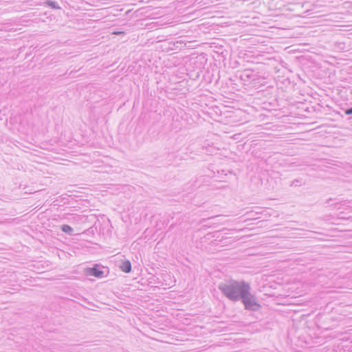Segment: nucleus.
Returning a JSON list of instances; mask_svg holds the SVG:
<instances>
[{
    "label": "nucleus",
    "instance_id": "obj_4",
    "mask_svg": "<svg viewBox=\"0 0 352 352\" xmlns=\"http://www.w3.org/2000/svg\"><path fill=\"white\" fill-rule=\"evenodd\" d=\"M62 230H63L64 232H72V228L69 226L64 225V226L62 227Z\"/></svg>",
    "mask_w": 352,
    "mask_h": 352
},
{
    "label": "nucleus",
    "instance_id": "obj_6",
    "mask_svg": "<svg viewBox=\"0 0 352 352\" xmlns=\"http://www.w3.org/2000/svg\"><path fill=\"white\" fill-rule=\"evenodd\" d=\"M123 32H114L113 34H122Z\"/></svg>",
    "mask_w": 352,
    "mask_h": 352
},
{
    "label": "nucleus",
    "instance_id": "obj_1",
    "mask_svg": "<svg viewBox=\"0 0 352 352\" xmlns=\"http://www.w3.org/2000/svg\"><path fill=\"white\" fill-rule=\"evenodd\" d=\"M224 294L230 299H236L240 296L245 309L252 311L258 310L261 305L254 296L250 293L249 284L245 282H234L226 285Z\"/></svg>",
    "mask_w": 352,
    "mask_h": 352
},
{
    "label": "nucleus",
    "instance_id": "obj_2",
    "mask_svg": "<svg viewBox=\"0 0 352 352\" xmlns=\"http://www.w3.org/2000/svg\"><path fill=\"white\" fill-rule=\"evenodd\" d=\"M87 272L89 275L94 276L97 278L102 277L103 275V272L98 270L96 267L87 269Z\"/></svg>",
    "mask_w": 352,
    "mask_h": 352
},
{
    "label": "nucleus",
    "instance_id": "obj_5",
    "mask_svg": "<svg viewBox=\"0 0 352 352\" xmlns=\"http://www.w3.org/2000/svg\"><path fill=\"white\" fill-rule=\"evenodd\" d=\"M345 113H346V115L352 114V108H351V109H347V110L345 111Z\"/></svg>",
    "mask_w": 352,
    "mask_h": 352
},
{
    "label": "nucleus",
    "instance_id": "obj_3",
    "mask_svg": "<svg viewBox=\"0 0 352 352\" xmlns=\"http://www.w3.org/2000/svg\"><path fill=\"white\" fill-rule=\"evenodd\" d=\"M121 270L126 273H128L131 271V263L129 261H124L120 266Z\"/></svg>",
    "mask_w": 352,
    "mask_h": 352
}]
</instances>
